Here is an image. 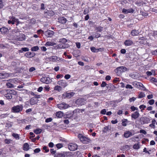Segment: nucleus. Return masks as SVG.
Wrapping results in <instances>:
<instances>
[{
  "instance_id": "nucleus-6",
  "label": "nucleus",
  "mask_w": 157,
  "mask_h": 157,
  "mask_svg": "<svg viewBox=\"0 0 157 157\" xmlns=\"http://www.w3.org/2000/svg\"><path fill=\"white\" fill-rule=\"evenodd\" d=\"M68 148L70 151H74L77 149L78 146L75 144L71 143L69 145Z\"/></svg>"
},
{
  "instance_id": "nucleus-21",
  "label": "nucleus",
  "mask_w": 157,
  "mask_h": 157,
  "mask_svg": "<svg viewBox=\"0 0 157 157\" xmlns=\"http://www.w3.org/2000/svg\"><path fill=\"white\" fill-rule=\"evenodd\" d=\"M9 75L7 73H0V79L8 77Z\"/></svg>"
},
{
  "instance_id": "nucleus-51",
  "label": "nucleus",
  "mask_w": 157,
  "mask_h": 157,
  "mask_svg": "<svg viewBox=\"0 0 157 157\" xmlns=\"http://www.w3.org/2000/svg\"><path fill=\"white\" fill-rule=\"evenodd\" d=\"M43 149L45 150L46 152H48L49 151V149H47V147L46 146H44L43 147Z\"/></svg>"
},
{
  "instance_id": "nucleus-22",
  "label": "nucleus",
  "mask_w": 157,
  "mask_h": 157,
  "mask_svg": "<svg viewBox=\"0 0 157 157\" xmlns=\"http://www.w3.org/2000/svg\"><path fill=\"white\" fill-rule=\"evenodd\" d=\"M138 30H133L131 32V34L133 36H136L139 33Z\"/></svg>"
},
{
  "instance_id": "nucleus-64",
  "label": "nucleus",
  "mask_w": 157,
  "mask_h": 157,
  "mask_svg": "<svg viewBox=\"0 0 157 157\" xmlns=\"http://www.w3.org/2000/svg\"><path fill=\"white\" fill-rule=\"evenodd\" d=\"M76 45L77 48H80V44L79 42L76 43Z\"/></svg>"
},
{
  "instance_id": "nucleus-42",
  "label": "nucleus",
  "mask_w": 157,
  "mask_h": 157,
  "mask_svg": "<svg viewBox=\"0 0 157 157\" xmlns=\"http://www.w3.org/2000/svg\"><path fill=\"white\" fill-rule=\"evenodd\" d=\"M54 12L52 10H50L48 12V15L49 16H51L54 15Z\"/></svg>"
},
{
  "instance_id": "nucleus-13",
  "label": "nucleus",
  "mask_w": 157,
  "mask_h": 157,
  "mask_svg": "<svg viewBox=\"0 0 157 157\" xmlns=\"http://www.w3.org/2000/svg\"><path fill=\"white\" fill-rule=\"evenodd\" d=\"M35 53L34 52H26L25 55V56L27 58H31L34 56Z\"/></svg>"
},
{
  "instance_id": "nucleus-56",
  "label": "nucleus",
  "mask_w": 157,
  "mask_h": 157,
  "mask_svg": "<svg viewBox=\"0 0 157 157\" xmlns=\"http://www.w3.org/2000/svg\"><path fill=\"white\" fill-rule=\"evenodd\" d=\"M3 6L4 5L2 3V0H0V9L2 8Z\"/></svg>"
},
{
  "instance_id": "nucleus-34",
  "label": "nucleus",
  "mask_w": 157,
  "mask_h": 157,
  "mask_svg": "<svg viewBox=\"0 0 157 157\" xmlns=\"http://www.w3.org/2000/svg\"><path fill=\"white\" fill-rule=\"evenodd\" d=\"M67 41V40L64 38H61L59 39V42L63 43V44H65L64 43H66Z\"/></svg>"
},
{
  "instance_id": "nucleus-9",
  "label": "nucleus",
  "mask_w": 157,
  "mask_h": 157,
  "mask_svg": "<svg viewBox=\"0 0 157 157\" xmlns=\"http://www.w3.org/2000/svg\"><path fill=\"white\" fill-rule=\"evenodd\" d=\"M85 100L83 98H79L77 99L75 103L78 105H82L85 103Z\"/></svg>"
},
{
  "instance_id": "nucleus-43",
  "label": "nucleus",
  "mask_w": 157,
  "mask_h": 157,
  "mask_svg": "<svg viewBox=\"0 0 157 157\" xmlns=\"http://www.w3.org/2000/svg\"><path fill=\"white\" fill-rule=\"evenodd\" d=\"M6 85L8 88H11L13 87V85L10 83L8 82L6 84Z\"/></svg>"
},
{
  "instance_id": "nucleus-47",
  "label": "nucleus",
  "mask_w": 157,
  "mask_h": 157,
  "mask_svg": "<svg viewBox=\"0 0 157 157\" xmlns=\"http://www.w3.org/2000/svg\"><path fill=\"white\" fill-rule=\"evenodd\" d=\"M154 100L151 99L148 101V103L150 105H152L154 104Z\"/></svg>"
},
{
  "instance_id": "nucleus-35",
  "label": "nucleus",
  "mask_w": 157,
  "mask_h": 157,
  "mask_svg": "<svg viewBox=\"0 0 157 157\" xmlns=\"http://www.w3.org/2000/svg\"><path fill=\"white\" fill-rule=\"evenodd\" d=\"M134 149H138L140 148V144L139 143H138L137 144H135L133 147Z\"/></svg>"
},
{
  "instance_id": "nucleus-52",
  "label": "nucleus",
  "mask_w": 157,
  "mask_h": 157,
  "mask_svg": "<svg viewBox=\"0 0 157 157\" xmlns=\"http://www.w3.org/2000/svg\"><path fill=\"white\" fill-rule=\"evenodd\" d=\"M130 108L132 111H134L135 110H137L138 109L136 107L134 106H131Z\"/></svg>"
},
{
  "instance_id": "nucleus-29",
  "label": "nucleus",
  "mask_w": 157,
  "mask_h": 157,
  "mask_svg": "<svg viewBox=\"0 0 157 157\" xmlns=\"http://www.w3.org/2000/svg\"><path fill=\"white\" fill-rule=\"evenodd\" d=\"M42 131V129L40 128H37L34 130V132L37 134L41 133Z\"/></svg>"
},
{
  "instance_id": "nucleus-4",
  "label": "nucleus",
  "mask_w": 157,
  "mask_h": 157,
  "mask_svg": "<svg viewBox=\"0 0 157 157\" xmlns=\"http://www.w3.org/2000/svg\"><path fill=\"white\" fill-rule=\"evenodd\" d=\"M132 84L134 86L140 90L144 91L147 90L146 88L141 82H132Z\"/></svg>"
},
{
  "instance_id": "nucleus-20",
  "label": "nucleus",
  "mask_w": 157,
  "mask_h": 157,
  "mask_svg": "<svg viewBox=\"0 0 157 157\" xmlns=\"http://www.w3.org/2000/svg\"><path fill=\"white\" fill-rule=\"evenodd\" d=\"M139 115V113L137 111H136L134 113L132 114L131 117L132 118L136 119L138 117Z\"/></svg>"
},
{
  "instance_id": "nucleus-57",
  "label": "nucleus",
  "mask_w": 157,
  "mask_h": 157,
  "mask_svg": "<svg viewBox=\"0 0 157 157\" xmlns=\"http://www.w3.org/2000/svg\"><path fill=\"white\" fill-rule=\"evenodd\" d=\"M136 99V98H135V97H133L132 98H129V101L131 102H132V101H135Z\"/></svg>"
},
{
  "instance_id": "nucleus-19",
  "label": "nucleus",
  "mask_w": 157,
  "mask_h": 157,
  "mask_svg": "<svg viewBox=\"0 0 157 157\" xmlns=\"http://www.w3.org/2000/svg\"><path fill=\"white\" fill-rule=\"evenodd\" d=\"M133 43V42L132 40H127L125 41L124 44L125 46H129L131 45Z\"/></svg>"
},
{
  "instance_id": "nucleus-11",
  "label": "nucleus",
  "mask_w": 157,
  "mask_h": 157,
  "mask_svg": "<svg viewBox=\"0 0 157 157\" xmlns=\"http://www.w3.org/2000/svg\"><path fill=\"white\" fill-rule=\"evenodd\" d=\"M57 83L58 85L61 86L63 88L67 86V83L65 80H61L58 81Z\"/></svg>"
},
{
  "instance_id": "nucleus-55",
  "label": "nucleus",
  "mask_w": 157,
  "mask_h": 157,
  "mask_svg": "<svg viewBox=\"0 0 157 157\" xmlns=\"http://www.w3.org/2000/svg\"><path fill=\"white\" fill-rule=\"evenodd\" d=\"M106 110L105 109H102L101 111V113L102 114H105L106 113Z\"/></svg>"
},
{
  "instance_id": "nucleus-54",
  "label": "nucleus",
  "mask_w": 157,
  "mask_h": 157,
  "mask_svg": "<svg viewBox=\"0 0 157 157\" xmlns=\"http://www.w3.org/2000/svg\"><path fill=\"white\" fill-rule=\"evenodd\" d=\"M71 77V75L69 74H67L65 75L64 78L66 79H68Z\"/></svg>"
},
{
  "instance_id": "nucleus-18",
  "label": "nucleus",
  "mask_w": 157,
  "mask_h": 157,
  "mask_svg": "<svg viewBox=\"0 0 157 157\" xmlns=\"http://www.w3.org/2000/svg\"><path fill=\"white\" fill-rule=\"evenodd\" d=\"M134 11V10L132 8L125 9H123L122 10V12L124 13H132Z\"/></svg>"
},
{
  "instance_id": "nucleus-50",
  "label": "nucleus",
  "mask_w": 157,
  "mask_h": 157,
  "mask_svg": "<svg viewBox=\"0 0 157 157\" xmlns=\"http://www.w3.org/2000/svg\"><path fill=\"white\" fill-rule=\"evenodd\" d=\"M52 120V119L51 118H48L45 120V122L46 123H48L51 121Z\"/></svg>"
},
{
  "instance_id": "nucleus-40",
  "label": "nucleus",
  "mask_w": 157,
  "mask_h": 157,
  "mask_svg": "<svg viewBox=\"0 0 157 157\" xmlns=\"http://www.w3.org/2000/svg\"><path fill=\"white\" fill-rule=\"evenodd\" d=\"M9 92V93L12 95H16L17 94V92L14 90H11Z\"/></svg>"
},
{
  "instance_id": "nucleus-31",
  "label": "nucleus",
  "mask_w": 157,
  "mask_h": 157,
  "mask_svg": "<svg viewBox=\"0 0 157 157\" xmlns=\"http://www.w3.org/2000/svg\"><path fill=\"white\" fill-rule=\"evenodd\" d=\"M95 30H97V32H101L103 30V27L101 26L97 27L95 28Z\"/></svg>"
},
{
  "instance_id": "nucleus-63",
  "label": "nucleus",
  "mask_w": 157,
  "mask_h": 157,
  "mask_svg": "<svg viewBox=\"0 0 157 157\" xmlns=\"http://www.w3.org/2000/svg\"><path fill=\"white\" fill-rule=\"evenodd\" d=\"M15 21H14L13 20H12V21L11 20H9L8 21V23L9 24H14Z\"/></svg>"
},
{
  "instance_id": "nucleus-48",
  "label": "nucleus",
  "mask_w": 157,
  "mask_h": 157,
  "mask_svg": "<svg viewBox=\"0 0 157 157\" xmlns=\"http://www.w3.org/2000/svg\"><path fill=\"white\" fill-rule=\"evenodd\" d=\"M125 88L126 89H132L133 88L132 86L130 85L127 84L125 86Z\"/></svg>"
},
{
  "instance_id": "nucleus-1",
  "label": "nucleus",
  "mask_w": 157,
  "mask_h": 157,
  "mask_svg": "<svg viewBox=\"0 0 157 157\" xmlns=\"http://www.w3.org/2000/svg\"><path fill=\"white\" fill-rule=\"evenodd\" d=\"M80 141L83 144H87L89 143L90 140V139L87 137L84 136L82 135L79 134L78 136Z\"/></svg>"
},
{
  "instance_id": "nucleus-3",
  "label": "nucleus",
  "mask_w": 157,
  "mask_h": 157,
  "mask_svg": "<svg viewBox=\"0 0 157 157\" xmlns=\"http://www.w3.org/2000/svg\"><path fill=\"white\" fill-rule=\"evenodd\" d=\"M128 70V69L124 67L120 66L117 67L115 69L114 71L117 75H120L123 72L127 71Z\"/></svg>"
},
{
  "instance_id": "nucleus-10",
  "label": "nucleus",
  "mask_w": 157,
  "mask_h": 157,
  "mask_svg": "<svg viewBox=\"0 0 157 157\" xmlns=\"http://www.w3.org/2000/svg\"><path fill=\"white\" fill-rule=\"evenodd\" d=\"M54 33V32L50 30H48L44 32V34L47 37H52Z\"/></svg>"
},
{
  "instance_id": "nucleus-32",
  "label": "nucleus",
  "mask_w": 157,
  "mask_h": 157,
  "mask_svg": "<svg viewBox=\"0 0 157 157\" xmlns=\"http://www.w3.org/2000/svg\"><path fill=\"white\" fill-rule=\"evenodd\" d=\"M145 96V94L143 92H140L138 95V98H141Z\"/></svg>"
},
{
  "instance_id": "nucleus-33",
  "label": "nucleus",
  "mask_w": 157,
  "mask_h": 157,
  "mask_svg": "<svg viewBox=\"0 0 157 157\" xmlns=\"http://www.w3.org/2000/svg\"><path fill=\"white\" fill-rule=\"evenodd\" d=\"M54 90H58L59 91H60L62 90V87L61 86H56L54 88Z\"/></svg>"
},
{
  "instance_id": "nucleus-58",
  "label": "nucleus",
  "mask_w": 157,
  "mask_h": 157,
  "mask_svg": "<svg viewBox=\"0 0 157 157\" xmlns=\"http://www.w3.org/2000/svg\"><path fill=\"white\" fill-rule=\"evenodd\" d=\"M40 151V148H37L35 149L34 150V151L35 153H37L39 152Z\"/></svg>"
},
{
  "instance_id": "nucleus-23",
  "label": "nucleus",
  "mask_w": 157,
  "mask_h": 157,
  "mask_svg": "<svg viewBox=\"0 0 157 157\" xmlns=\"http://www.w3.org/2000/svg\"><path fill=\"white\" fill-rule=\"evenodd\" d=\"M23 150L27 151L29 149V145L27 143H25L23 146Z\"/></svg>"
},
{
  "instance_id": "nucleus-46",
  "label": "nucleus",
  "mask_w": 157,
  "mask_h": 157,
  "mask_svg": "<svg viewBox=\"0 0 157 157\" xmlns=\"http://www.w3.org/2000/svg\"><path fill=\"white\" fill-rule=\"evenodd\" d=\"M89 12V10L87 8H85L83 11V14H86Z\"/></svg>"
},
{
  "instance_id": "nucleus-41",
  "label": "nucleus",
  "mask_w": 157,
  "mask_h": 157,
  "mask_svg": "<svg viewBox=\"0 0 157 157\" xmlns=\"http://www.w3.org/2000/svg\"><path fill=\"white\" fill-rule=\"evenodd\" d=\"M66 44H59V47L61 48H66L67 47H66Z\"/></svg>"
},
{
  "instance_id": "nucleus-62",
  "label": "nucleus",
  "mask_w": 157,
  "mask_h": 157,
  "mask_svg": "<svg viewBox=\"0 0 157 157\" xmlns=\"http://www.w3.org/2000/svg\"><path fill=\"white\" fill-rule=\"evenodd\" d=\"M106 85V83L105 82H102L101 86V87H104Z\"/></svg>"
},
{
  "instance_id": "nucleus-53",
  "label": "nucleus",
  "mask_w": 157,
  "mask_h": 157,
  "mask_svg": "<svg viewBox=\"0 0 157 157\" xmlns=\"http://www.w3.org/2000/svg\"><path fill=\"white\" fill-rule=\"evenodd\" d=\"M35 68L34 67H31V68H30L29 70V71L30 72H32L33 71H34L35 70Z\"/></svg>"
},
{
  "instance_id": "nucleus-17",
  "label": "nucleus",
  "mask_w": 157,
  "mask_h": 157,
  "mask_svg": "<svg viewBox=\"0 0 157 157\" xmlns=\"http://www.w3.org/2000/svg\"><path fill=\"white\" fill-rule=\"evenodd\" d=\"M38 100L36 98L33 97L31 98L30 100V103L31 105H34L36 104L38 101Z\"/></svg>"
},
{
  "instance_id": "nucleus-36",
  "label": "nucleus",
  "mask_w": 157,
  "mask_h": 157,
  "mask_svg": "<svg viewBox=\"0 0 157 157\" xmlns=\"http://www.w3.org/2000/svg\"><path fill=\"white\" fill-rule=\"evenodd\" d=\"M5 97L8 99H11L12 98V95H11L9 93L5 95Z\"/></svg>"
},
{
  "instance_id": "nucleus-27",
  "label": "nucleus",
  "mask_w": 157,
  "mask_h": 157,
  "mask_svg": "<svg viewBox=\"0 0 157 157\" xmlns=\"http://www.w3.org/2000/svg\"><path fill=\"white\" fill-rule=\"evenodd\" d=\"M49 58L50 61L54 62L57 59V57L56 56H53L50 57Z\"/></svg>"
},
{
  "instance_id": "nucleus-26",
  "label": "nucleus",
  "mask_w": 157,
  "mask_h": 157,
  "mask_svg": "<svg viewBox=\"0 0 157 157\" xmlns=\"http://www.w3.org/2000/svg\"><path fill=\"white\" fill-rule=\"evenodd\" d=\"M55 43L54 42L48 41L46 43L45 45L46 46H53L55 45Z\"/></svg>"
},
{
  "instance_id": "nucleus-24",
  "label": "nucleus",
  "mask_w": 157,
  "mask_h": 157,
  "mask_svg": "<svg viewBox=\"0 0 157 157\" xmlns=\"http://www.w3.org/2000/svg\"><path fill=\"white\" fill-rule=\"evenodd\" d=\"M63 113L61 111L57 112L56 113V116L58 118H61L63 116Z\"/></svg>"
},
{
  "instance_id": "nucleus-2",
  "label": "nucleus",
  "mask_w": 157,
  "mask_h": 157,
  "mask_svg": "<svg viewBox=\"0 0 157 157\" xmlns=\"http://www.w3.org/2000/svg\"><path fill=\"white\" fill-rule=\"evenodd\" d=\"M23 107L22 105H17L13 107L12 111L14 113H19L21 112L23 109Z\"/></svg>"
},
{
  "instance_id": "nucleus-61",
  "label": "nucleus",
  "mask_w": 157,
  "mask_h": 157,
  "mask_svg": "<svg viewBox=\"0 0 157 157\" xmlns=\"http://www.w3.org/2000/svg\"><path fill=\"white\" fill-rule=\"evenodd\" d=\"M45 9L44 4L43 3H41V4L40 9L41 10H44Z\"/></svg>"
},
{
  "instance_id": "nucleus-5",
  "label": "nucleus",
  "mask_w": 157,
  "mask_h": 157,
  "mask_svg": "<svg viewBox=\"0 0 157 157\" xmlns=\"http://www.w3.org/2000/svg\"><path fill=\"white\" fill-rule=\"evenodd\" d=\"M57 107L60 109H64L69 107V105L64 102L57 105Z\"/></svg>"
},
{
  "instance_id": "nucleus-12",
  "label": "nucleus",
  "mask_w": 157,
  "mask_h": 157,
  "mask_svg": "<svg viewBox=\"0 0 157 157\" xmlns=\"http://www.w3.org/2000/svg\"><path fill=\"white\" fill-rule=\"evenodd\" d=\"M91 51L93 52H98V51H102L104 50L103 48H96L94 47H91L90 48Z\"/></svg>"
},
{
  "instance_id": "nucleus-59",
  "label": "nucleus",
  "mask_w": 157,
  "mask_h": 157,
  "mask_svg": "<svg viewBox=\"0 0 157 157\" xmlns=\"http://www.w3.org/2000/svg\"><path fill=\"white\" fill-rule=\"evenodd\" d=\"M140 133H143L144 135H146L147 134L145 130L143 129L140 130Z\"/></svg>"
},
{
  "instance_id": "nucleus-30",
  "label": "nucleus",
  "mask_w": 157,
  "mask_h": 157,
  "mask_svg": "<svg viewBox=\"0 0 157 157\" xmlns=\"http://www.w3.org/2000/svg\"><path fill=\"white\" fill-rule=\"evenodd\" d=\"M128 121V120L127 119H124L122 121L121 124L122 126H126L127 124L126 123Z\"/></svg>"
},
{
  "instance_id": "nucleus-28",
  "label": "nucleus",
  "mask_w": 157,
  "mask_h": 157,
  "mask_svg": "<svg viewBox=\"0 0 157 157\" xmlns=\"http://www.w3.org/2000/svg\"><path fill=\"white\" fill-rule=\"evenodd\" d=\"M111 127L109 125L104 127L103 131L104 132H106L108 130L110 129Z\"/></svg>"
},
{
  "instance_id": "nucleus-39",
  "label": "nucleus",
  "mask_w": 157,
  "mask_h": 157,
  "mask_svg": "<svg viewBox=\"0 0 157 157\" xmlns=\"http://www.w3.org/2000/svg\"><path fill=\"white\" fill-rule=\"evenodd\" d=\"M29 49L28 48H23L21 49V50L20 51V52H28L29 51Z\"/></svg>"
},
{
  "instance_id": "nucleus-60",
  "label": "nucleus",
  "mask_w": 157,
  "mask_h": 157,
  "mask_svg": "<svg viewBox=\"0 0 157 157\" xmlns=\"http://www.w3.org/2000/svg\"><path fill=\"white\" fill-rule=\"evenodd\" d=\"M45 90L47 91H48L49 90L50 87L49 86H47L44 87Z\"/></svg>"
},
{
  "instance_id": "nucleus-38",
  "label": "nucleus",
  "mask_w": 157,
  "mask_h": 157,
  "mask_svg": "<svg viewBox=\"0 0 157 157\" xmlns=\"http://www.w3.org/2000/svg\"><path fill=\"white\" fill-rule=\"evenodd\" d=\"M39 49V47L38 46H35L32 47L31 48V50L32 51H36Z\"/></svg>"
},
{
  "instance_id": "nucleus-7",
  "label": "nucleus",
  "mask_w": 157,
  "mask_h": 157,
  "mask_svg": "<svg viewBox=\"0 0 157 157\" xmlns=\"http://www.w3.org/2000/svg\"><path fill=\"white\" fill-rule=\"evenodd\" d=\"M75 94V93L73 92H70L69 93H65L63 94L62 97L63 98H70L71 97H72Z\"/></svg>"
},
{
  "instance_id": "nucleus-25",
  "label": "nucleus",
  "mask_w": 157,
  "mask_h": 157,
  "mask_svg": "<svg viewBox=\"0 0 157 157\" xmlns=\"http://www.w3.org/2000/svg\"><path fill=\"white\" fill-rule=\"evenodd\" d=\"M8 31V29L5 27H2L1 28V32L2 33H5Z\"/></svg>"
},
{
  "instance_id": "nucleus-15",
  "label": "nucleus",
  "mask_w": 157,
  "mask_h": 157,
  "mask_svg": "<svg viewBox=\"0 0 157 157\" xmlns=\"http://www.w3.org/2000/svg\"><path fill=\"white\" fill-rule=\"evenodd\" d=\"M67 21V19L64 17H60L58 19V22L62 24L65 23Z\"/></svg>"
},
{
  "instance_id": "nucleus-16",
  "label": "nucleus",
  "mask_w": 157,
  "mask_h": 157,
  "mask_svg": "<svg viewBox=\"0 0 157 157\" xmlns=\"http://www.w3.org/2000/svg\"><path fill=\"white\" fill-rule=\"evenodd\" d=\"M133 135V134L132 132L129 131L125 132L124 134V136L126 138H128Z\"/></svg>"
},
{
  "instance_id": "nucleus-44",
  "label": "nucleus",
  "mask_w": 157,
  "mask_h": 157,
  "mask_svg": "<svg viewBox=\"0 0 157 157\" xmlns=\"http://www.w3.org/2000/svg\"><path fill=\"white\" fill-rule=\"evenodd\" d=\"M12 140L10 139H6L5 140V142L7 144H9L12 141Z\"/></svg>"
},
{
  "instance_id": "nucleus-49",
  "label": "nucleus",
  "mask_w": 157,
  "mask_h": 157,
  "mask_svg": "<svg viewBox=\"0 0 157 157\" xmlns=\"http://www.w3.org/2000/svg\"><path fill=\"white\" fill-rule=\"evenodd\" d=\"M56 146L58 148H60L63 147V145L61 144H58L56 145Z\"/></svg>"
},
{
  "instance_id": "nucleus-8",
  "label": "nucleus",
  "mask_w": 157,
  "mask_h": 157,
  "mask_svg": "<svg viewBox=\"0 0 157 157\" xmlns=\"http://www.w3.org/2000/svg\"><path fill=\"white\" fill-rule=\"evenodd\" d=\"M40 81L43 83L46 84H49L51 82V79L47 77H44L42 78Z\"/></svg>"
},
{
  "instance_id": "nucleus-14",
  "label": "nucleus",
  "mask_w": 157,
  "mask_h": 157,
  "mask_svg": "<svg viewBox=\"0 0 157 157\" xmlns=\"http://www.w3.org/2000/svg\"><path fill=\"white\" fill-rule=\"evenodd\" d=\"M67 152H66L63 153H59L56 154L55 155V157H67Z\"/></svg>"
},
{
  "instance_id": "nucleus-45",
  "label": "nucleus",
  "mask_w": 157,
  "mask_h": 157,
  "mask_svg": "<svg viewBox=\"0 0 157 157\" xmlns=\"http://www.w3.org/2000/svg\"><path fill=\"white\" fill-rule=\"evenodd\" d=\"M151 53L153 55H157V49L152 51Z\"/></svg>"
},
{
  "instance_id": "nucleus-37",
  "label": "nucleus",
  "mask_w": 157,
  "mask_h": 157,
  "mask_svg": "<svg viewBox=\"0 0 157 157\" xmlns=\"http://www.w3.org/2000/svg\"><path fill=\"white\" fill-rule=\"evenodd\" d=\"M12 136L17 140H19L20 139V137L19 135L17 133H13L12 134Z\"/></svg>"
}]
</instances>
